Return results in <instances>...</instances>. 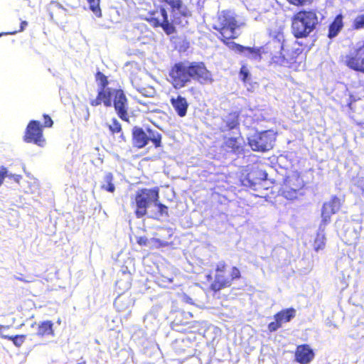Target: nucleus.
I'll return each mask as SVG.
<instances>
[{"mask_svg": "<svg viewBox=\"0 0 364 364\" xmlns=\"http://www.w3.org/2000/svg\"><path fill=\"white\" fill-rule=\"evenodd\" d=\"M240 26L237 15L230 10L218 12L212 26L216 31V37L229 49L237 53H243L247 58L258 60L265 58L271 64L287 68L298 66L297 58L301 50L289 44L282 36L281 38L277 36L259 48L247 47L233 41L240 36L237 33Z\"/></svg>", "mask_w": 364, "mask_h": 364, "instance_id": "1", "label": "nucleus"}, {"mask_svg": "<svg viewBox=\"0 0 364 364\" xmlns=\"http://www.w3.org/2000/svg\"><path fill=\"white\" fill-rule=\"evenodd\" d=\"M161 2L171 7V20H168L167 11L163 6L150 12L146 20L152 27H160L169 36L176 32V26H185L188 24V21L185 18L191 16V11L183 4V0H161Z\"/></svg>", "mask_w": 364, "mask_h": 364, "instance_id": "2", "label": "nucleus"}, {"mask_svg": "<svg viewBox=\"0 0 364 364\" xmlns=\"http://www.w3.org/2000/svg\"><path fill=\"white\" fill-rule=\"evenodd\" d=\"M318 17L315 10H301L291 18V33L296 38H306L316 28Z\"/></svg>", "mask_w": 364, "mask_h": 364, "instance_id": "3", "label": "nucleus"}, {"mask_svg": "<svg viewBox=\"0 0 364 364\" xmlns=\"http://www.w3.org/2000/svg\"><path fill=\"white\" fill-rule=\"evenodd\" d=\"M228 264L222 260L216 264L215 269V279L210 284V289L214 292H218L221 289L230 287L233 281L241 278V272L237 267H232L230 273H227Z\"/></svg>", "mask_w": 364, "mask_h": 364, "instance_id": "4", "label": "nucleus"}, {"mask_svg": "<svg viewBox=\"0 0 364 364\" xmlns=\"http://www.w3.org/2000/svg\"><path fill=\"white\" fill-rule=\"evenodd\" d=\"M151 142L157 149L162 146V134L149 127L144 129L139 126H134L132 129V143L133 147L141 149Z\"/></svg>", "mask_w": 364, "mask_h": 364, "instance_id": "5", "label": "nucleus"}, {"mask_svg": "<svg viewBox=\"0 0 364 364\" xmlns=\"http://www.w3.org/2000/svg\"><path fill=\"white\" fill-rule=\"evenodd\" d=\"M159 188H143L137 190L134 196L132 205H134V214L137 218H141L147 214V210L154 201L159 200Z\"/></svg>", "mask_w": 364, "mask_h": 364, "instance_id": "6", "label": "nucleus"}, {"mask_svg": "<svg viewBox=\"0 0 364 364\" xmlns=\"http://www.w3.org/2000/svg\"><path fill=\"white\" fill-rule=\"evenodd\" d=\"M305 182L298 171H292L285 176L279 188L281 196L289 200L303 195Z\"/></svg>", "mask_w": 364, "mask_h": 364, "instance_id": "7", "label": "nucleus"}, {"mask_svg": "<svg viewBox=\"0 0 364 364\" xmlns=\"http://www.w3.org/2000/svg\"><path fill=\"white\" fill-rule=\"evenodd\" d=\"M168 81L176 90L184 87L190 82L188 63L179 61L171 66L168 70Z\"/></svg>", "mask_w": 364, "mask_h": 364, "instance_id": "8", "label": "nucleus"}, {"mask_svg": "<svg viewBox=\"0 0 364 364\" xmlns=\"http://www.w3.org/2000/svg\"><path fill=\"white\" fill-rule=\"evenodd\" d=\"M275 137L271 131L255 133L248 139V144L254 151L265 152L272 149Z\"/></svg>", "mask_w": 364, "mask_h": 364, "instance_id": "9", "label": "nucleus"}, {"mask_svg": "<svg viewBox=\"0 0 364 364\" xmlns=\"http://www.w3.org/2000/svg\"><path fill=\"white\" fill-rule=\"evenodd\" d=\"M190 81L192 80L200 85L212 84L214 81L211 72L203 62L188 63Z\"/></svg>", "mask_w": 364, "mask_h": 364, "instance_id": "10", "label": "nucleus"}, {"mask_svg": "<svg viewBox=\"0 0 364 364\" xmlns=\"http://www.w3.org/2000/svg\"><path fill=\"white\" fill-rule=\"evenodd\" d=\"M23 140L26 143L33 144L39 146H43L46 139L43 136V129L38 120H31L25 129Z\"/></svg>", "mask_w": 364, "mask_h": 364, "instance_id": "11", "label": "nucleus"}, {"mask_svg": "<svg viewBox=\"0 0 364 364\" xmlns=\"http://www.w3.org/2000/svg\"><path fill=\"white\" fill-rule=\"evenodd\" d=\"M112 105L119 118L129 122L128 99L122 89H114Z\"/></svg>", "mask_w": 364, "mask_h": 364, "instance_id": "12", "label": "nucleus"}, {"mask_svg": "<svg viewBox=\"0 0 364 364\" xmlns=\"http://www.w3.org/2000/svg\"><path fill=\"white\" fill-rule=\"evenodd\" d=\"M344 63L350 70L364 74V46L356 48L347 54Z\"/></svg>", "mask_w": 364, "mask_h": 364, "instance_id": "13", "label": "nucleus"}, {"mask_svg": "<svg viewBox=\"0 0 364 364\" xmlns=\"http://www.w3.org/2000/svg\"><path fill=\"white\" fill-rule=\"evenodd\" d=\"M296 309L293 307L282 309L274 315V321L268 324L269 332H274L282 326L284 323L289 322L296 316Z\"/></svg>", "mask_w": 364, "mask_h": 364, "instance_id": "14", "label": "nucleus"}, {"mask_svg": "<svg viewBox=\"0 0 364 364\" xmlns=\"http://www.w3.org/2000/svg\"><path fill=\"white\" fill-rule=\"evenodd\" d=\"M114 92V89L112 88L98 89L96 97L90 101V105L97 107L103 104L105 107H109L112 105Z\"/></svg>", "mask_w": 364, "mask_h": 364, "instance_id": "15", "label": "nucleus"}, {"mask_svg": "<svg viewBox=\"0 0 364 364\" xmlns=\"http://www.w3.org/2000/svg\"><path fill=\"white\" fill-rule=\"evenodd\" d=\"M315 353L308 344L296 346L294 352V360L299 364H309L314 358Z\"/></svg>", "mask_w": 364, "mask_h": 364, "instance_id": "16", "label": "nucleus"}, {"mask_svg": "<svg viewBox=\"0 0 364 364\" xmlns=\"http://www.w3.org/2000/svg\"><path fill=\"white\" fill-rule=\"evenodd\" d=\"M240 112L232 111L222 118V125L220 127V132H230L234 129L240 131Z\"/></svg>", "mask_w": 364, "mask_h": 364, "instance_id": "17", "label": "nucleus"}, {"mask_svg": "<svg viewBox=\"0 0 364 364\" xmlns=\"http://www.w3.org/2000/svg\"><path fill=\"white\" fill-rule=\"evenodd\" d=\"M341 207V200L336 196L333 197L328 203H325L322 207V222L324 224L329 223L331 215L338 212Z\"/></svg>", "mask_w": 364, "mask_h": 364, "instance_id": "18", "label": "nucleus"}, {"mask_svg": "<svg viewBox=\"0 0 364 364\" xmlns=\"http://www.w3.org/2000/svg\"><path fill=\"white\" fill-rule=\"evenodd\" d=\"M170 103L178 117H184L187 114L189 103L185 97L181 95L172 96L170 98Z\"/></svg>", "mask_w": 364, "mask_h": 364, "instance_id": "19", "label": "nucleus"}, {"mask_svg": "<svg viewBox=\"0 0 364 364\" xmlns=\"http://www.w3.org/2000/svg\"><path fill=\"white\" fill-rule=\"evenodd\" d=\"M343 16L339 14L336 16L333 21L329 24L327 36L332 39L338 36L343 28Z\"/></svg>", "mask_w": 364, "mask_h": 364, "instance_id": "20", "label": "nucleus"}, {"mask_svg": "<svg viewBox=\"0 0 364 364\" xmlns=\"http://www.w3.org/2000/svg\"><path fill=\"white\" fill-rule=\"evenodd\" d=\"M111 122L112 123L107 125L110 134L113 136L119 134L117 137V142L119 144L126 143L127 139L122 130V127L120 122L116 118H112Z\"/></svg>", "mask_w": 364, "mask_h": 364, "instance_id": "21", "label": "nucleus"}, {"mask_svg": "<svg viewBox=\"0 0 364 364\" xmlns=\"http://www.w3.org/2000/svg\"><path fill=\"white\" fill-rule=\"evenodd\" d=\"M243 137L239 133L238 136L228 137L225 139L224 146L233 153H240L242 151Z\"/></svg>", "mask_w": 364, "mask_h": 364, "instance_id": "22", "label": "nucleus"}, {"mask_svg": "<svg viewBox=\"0 0 364 364\" xmlns=\"http://www.w3.org/2000/svg\"><path fill=\"white\" fill-rule=\"evenodd\" d=\"M36 335L41 338L54 336L53 323L49 320L41 322L38 326Z\"/></svg>", "mask_w": 364, "mask_h": 364, "instance_id": "23", "label": "nucleus"}, {"mask_svg": "<svg viewBox=\"0 0 364 364\" xmlns=\"http://www.w3.org/2000/svg\"><path fill=\"white\" fill-rule=\"evenodd\" d=\"M114 176L112 173H107L105 176V181L106 184L101 186V189L106 191L109 193H114L115 191V186L113 183Z\"/></svg>", "mask_w": 364, "mask_h": 364, "instance_id": "24", "label": "nucleus"}, {"mask_svg": "<svg viewBox=\"0 0 364 364\" xmlns=\"http://www.w3.org/2000/svg\"><path fill=\"white\" fill-rule=\"evenodd\" d=\"M326 245V237L323 233L318 232L314 242V249L316 252L322 250Z\"/></svg>", "mask_w": 364, "mask_h": 364, "instance_id": "25", "label": "nucleus"}, {"mask_svg": "<svg viewBox=\"0 0 364 364\" xmlns=\"http://www.w3.org/2000/svg\"><path fill=\"white\" fill-rule=\"evenodd\" d=\"M95 80L98 84L99 89L109 88V80L107 77L102 72L97 71L95 75Z\"/></svg>", "mask_w": 364, "mask_h": 364, "instance_id": "26", "label": "nucleus"}, {"mask_svg": "<svg viewBox=\"0 0 364 364\" xmlns=\"http://www.w3.org/2000/svg\"><path fill=\"white\" fill-rule=\"evenodd\" d=\"M1 337L4 339L11 341L16 347H21L26 339V335H1Z\"/></svg>", "mask_w": 364, "mask_h": 364, "instance_id": "27", "label": "nucleus"}, {"mask_svg": "<svg viewBox=\"0 0 364 364\" xmlns=\"http://www.w3.org/2000/svg\"><path fill=\"white\" fill-rule=\"evenodd\" d=\"M154 206H156L158 209L157 213H156V217L154 218H157L158 217L161 216H168V207L159 200L154 201Z\"/></svg>", "mask_w": 364, "mask_h": 364, "instance_id": "28", "label": "nucleus"}, {"mask_svg": "<svg viewBox=\"0 0 364 364\" xmlns=\"http://www.w3.org/2000/svg\"><path fill=\"white\" fill-rule=\"evenodd\" d=\"M89 4L90 9L95 14L97 17L102 16V11L100 6V0H87Z\"/></svg>", "mask_w": 364, "mask_h": 364, "instance_id": "29", "label": "nucleus"}, {"mask_svg": "<svg viewBox=\"0 0 364 364\" xmlns=\"http://www.w3.org/2000/svg\"><path fill=\"white\" fill-rule=\"evenodd\" d=\"M352 28L356 31L364 28V14L358 15L353 19Z\"/></svg>", "mask_w": 364, "mask_h": 364, "instance_id": "30", "label": "nucleus"}, {"mask_svg": "<svg viewBox=\"0 0 364 364\" xmlns=\"http://www.w3.org/2000/svg\"><path fill=\"white\" fill-rule=\"evenodd\" d=\"M198 322L195 321H187V322H182L181 321H180L176 324L179 325V326H186L187 328L180 330V331L182 333H186V332H192V331H191V329L196 327V324Z\"/></svg>", "mask_w": 364, "mask_h": 364, "instance_id": "31", "label": "nucleus"}, {"mask_svg": "<svg viewBox=\"0 0 364 364\" xmlns=\"http://www.w3.org/2000/svg\"><path fill=\"white\" fill-rule=\"evenodd\" d=\"M288 2L296 6H302L306 4H311L314 0H287Z\"/></svg>", "mask_w": 364, "mask_h": 364, "instance_id": "32", "label": "nucleus"}, {"mask_svg": "<svg viewBox=\"0 0 364 364\" xmlns=\"http://www.w3.org/2000/svg\"><path fill=\"white\" fill-rule=\"evenodd\" d=\"M240 77L242 82H246L249 77V70L245 65H242L240 70Z\"/></svg>", "mask_w": 364, "mask_h": 364, "instance_id": "33", "label": "nucleus"}, {"mask_svg": "<svg viewBox=\"0 0 364 364\" xmlns=\"http://www.w3.org/2000/svg\"><path fill=\"white\" fill-rule=\"evenodd\" d=\"M43 124L41 125L43 127V129L45 128H50L53 124V121L52 120L51 117L46 114H44L43 115Z\"/></svg>", "mask_w": 364, "mask_h": 364, "instance_id": "34", "label": "nucleus"}, {"mask_svg": "<svg viewBox=\"0 0 364 364\" xmlns=\"http://www.w3.org/2000/svg\"><path fill=\"white\" fill-rule=\"evenodd\" d=\"M27 25H28L27 21H22L21 22V26H20V28L18 31H11V32H6V33H0V37L2 36L3 35H14V34H16L17 32H21L25 29V28L27 26Z\"/></svg>", "mask_w": 364, "mask_h": 364, "instance_id": "35", "label": "nucleus"}, {"mask_svg": "<svg viewBox=\"0 0 364 364\" xmlns=\"http://www.w3.org/2000/svg\"><path fill=\"white\" fill-rule=\"evenodd\" d=\"M8 173V170L6 167L1 166L0 168V186L3 184L5 178Z\"/></svg>", "mask_w": 364, "mask_h": 364, "instance_id": "36", "label": "nucleus"}, {"mask_svg": "<svg viewBox=\"0 0 364 364\" xmlns=\"http://www.w3.org/2000/svg\"><path fill=\"white\" fill-rule=\"evenodd\" d=\"M136 242L141 246H146V245H147L149 240L146 237L142 236V237H138L136 238Z\"/></svg>", "mask_w": 364, "mask_h": 364, "instance_id": "37", "label": "nucleus"}, {"mask_svg": "<svg viewBox=\"0 0 364 364\" xmlns=\"http://www.w3.org/2000/svg\"><path fill=\"white\" fill-rule=\"evenodd\" d=\"M77 364H87V363H86V361L84 360V361H82L81 363H77Z\"/></svg>", "mask_w": 364, "mask_h": 364, "instance_id": "38", "label": "nucleus"}, {"mask_svg": "<svg viewBox=\"0 0 364 364\" xmlns=\"http://www.w3.org/2000/svg\"><path fill=\"white\" fill-rule=\"evenodd\" d=\"M294 46L298 45L297 42H296V41H295V42L294 43Z\"/></svg>", "mask_w": 364, "mask_h": 364, "instance_id": "39", "label": "nucleus"}, {"mask_svg": "<svg viewBox=\"0 0 364 364\" xmlns=\"http://www.w3.org/2000/svg\"><path fill=\"white\" fill-rule=\"evenodd\" d=\"M1 328H2V326L0 325V330L1 329Z\"/></svg>", "mask_w": 364, "mask_h": 364, "instance_id": "40", "label": "nucleus"}]
</instances>
